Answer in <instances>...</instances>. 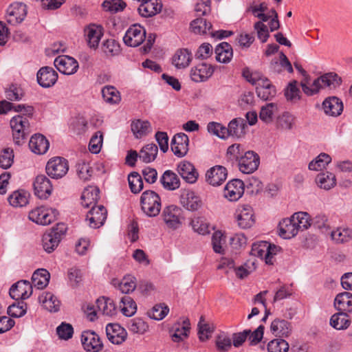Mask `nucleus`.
<instances>
[{
  "instance_id": "nucleus-8",
  "label": "nucleus",
  "mask_w": 352,
  "mask_h": 352,
  "mask_svg": "<svg viewBox=\"0 0 352 352\" xmlns=\"http://www.w3.org/2000/svg\"><path fill=\"white\" fill-rule=\"evenodd\" d=\"M145 38V29L139 24H134L127 30L123 41L128 46L137 47L142 44Z\"/></svg>"
},
{
  "instance_id": "nucleus-41",
  "label": "nucleus",
  "mask_w": 352,
  "mask_h": 352,
  "mask_svg": "<svg viewBox=\"0 0 352 352\" xmlns=\"http://www.w3.org/2000/svg\"><path fill=\"white\" fill-rule=\"evenodd\" d=\"M190 321L187 318L183 320L182 324L179 322L175 324L173 326L174 333L171 336L173 340L175 342H179L186 338L190 329Z\"/></svg>"
},
{
  "instance_id": "nucleus-39",
  "label": "nucleus",
  "mask_w": 352,
  "mask_h": 352,
  "mask_svg": "<svg viewBox=\"0 0 352 352\" xmlns=\"http://www.w3.org/2000/svg\"><path fill=\"white\" fill-rule=\"evenodd\" d=\"M85 32L89 47L96 48L103 34L102 28L98 25H91L85 30Z\"/></svg>"
},
{
  "instance_id": "nucleus-46",
  "label": "nucleus",
  "mask_w": 352,
  "mask_h": 352,
  "mask_svg": "<svg viewBox=\"0 0 352 352\" xmlns=\"http://www.w3.org/2000/svg\"><path fill=\"white\" fill-rule=\"evenodd\" d=\"M340 78L334 73H328L316 78L313 82V85H317L320 89L324 87H335V84H338Z\"/></svg>"
},
{
  "instance_id": "nucleus-12",
  "label": "nucleus",
  "mask_w": 352,
  "mask_h": 352,
  "mask_svg": "<svg viewBox=\"0 0 352 352\" xmlns=\"http://www.w3.org/2000/svg\"><path fill=\"white\" fill-rule=\"evenodd\" d=\"M107 216V210L103 206H95L87 213L86 220L89 221L90 227L97 228L104 223Z\"/></svg>"
},
{
  "instance_id": "nucleus-58",
  "label": "nucleus",
  "mask_w": 352,
  "mask_h": 352,
  "mask_svg": "<svg viewBox=\"0 0 352 352\" xmlns=\"http://www.w3.org/2000/svg\"><path fill=\"white\" fill-rule=\"evenodd\" d=\"M128 328L133 333L143 334L148 330V326L142 319L136 318L130 320Z\"/></svg>"
},
{
  "instance_id": "nucleus-5",
  "label": "nucleus",
  "mask_w": 352,
  "mask_h": 352,
  "mask_svg": "<svg viewBox=\"0 0 352 352\" xmlns=\"http://www.w3.org/2000/svg\"><path fill=\"white\" fill-rule=\"evenodd\" d=\"M45 170L48 176L52 179H60L68 172V162L61 157L52 158L47 162Z\"/></svg>"
},
{
  "instance_id": "nucleus-50",
  "label": "nucleus",
  "mask_w": 352,
  "mask_h": 352,
  "mask_svg": "<svg viewBox=\"0 0 352 352\" xmlns=\"http://www.w3.org/2000/svg\"><path fill=\"white\" fill-rule=\"evenodd\" d=\"M120 307L122 314L127 317L133 316L137 310L135 302L129 296H124L121 298Z\"/></svg>"
},
{
  "instance_id": "nucleus-59",
  "label": "nucleus",
  "mask_w": 352,
  "mask_h": 352,
  "mask_svg": "<svg viewBox=\"0 0 352 352\" xmlns=\"http://www.w3.org/2000/svg\"><path fill=\"white\" fill-rule=\"evenodd\" d=\"M207 130L210 133L215 135L221 139H226L228 137L227 127L219 122H209L207 126Z\"/></svg>"
},
{
  "instance_id": "nucleus-30",
  "label": "nucleus",
  "mask_w": 352,
  "mask_h": 352,
  "mask_svg": "<svg viewBox=\"0 0 352 352\" xmlns=\"http://www.w3.org/2000/svg\"><path fill=\"white\" fill-rule=\"evenodd\" d=\"M100 190L96 186H88L83 190L81 199L82 205L85 208H89L96 206L100 196Z\"/></svg>"
},
{
  "instance_id": "nucleus-35",
  "label": "nucleus",
  "mask_w": 352,
  "mask_h": 352,
  "mask_svg": "<svg viewBox=\"0 0 352 352\" xmlns=\"http://www.w3.org/2000/svg\"><path fill=\"white\" fill-rule=\"evenodd\" d=\"M163 187L168 190H174L179 188L180 180L176 173L171 170H166L160 178Z\"/></svg>"
},
{
  "instance_id": "nucleus-22",
  "label": "nucleus",
  "mask_w": 352,
  "mask_h": 352,
  "mask_svg": "<svg viewBox=\"0 0 352 352\" xmlns=\"http://www.w3.org/2000/svg\"><path fill=\"white\" fill-rule=\"evenodd\" d=\"M106 333L109 340L115 344H122L126 338V332L117 323H109L106 327Z\"/></svg>"
},
{
  "instance_id": "nucleus-31",
  "label": "nucleus",
  "mask_w": 352,
  "mask_h": 352,
  "mask_svg": "<svg viewBox=\"0 0 352 352\" xmlns=\"http://www.w3.org/2000/svg\"><path fill=\"white\" fill-rule=\"evenodd\" d=\"M216 60L222 63H228L233 56L232 46L227 42H222L215 47Z\"/></svg>"
},
{
  "instance_id": "nucleus-4",
  "label": "nucleus",
  "mask_w": 352,
  "mask_h": 352,
  "mask_svg": "<svg viewBox=\"0 0 352 352\" xmlns=\"http://www.w3.org/2000/svg\"><path fill=\"white\" fill-rule=\"evenodd\" d=\"M58 214L56 209L41 206L32 210L29 212L28 218L37 224L46 226L54 222Z\"/></svg>"
},
{
  "instance_id": "nucleus-57",
  "label": "nucleus",
  "mask_w": 352,
  "mask_h": 352,
  "mask_svg": "<svg viewBox=\"0 0 352 352\" xmlns=\"http://www.w3.org/2000/svg\"><path fill=\"white\" fill-rule=\"evenodd\" d=\"M331 161V157L327 153H320L315 160L309 164V169L312 170H318L326 166Z\"/></svg>"
},
{
  "instance_id": "nucleus-27",
  "label": "nucleus",
  "mask_w": 352,
  "mask_h": 352,
  "mask_svg": "<svg viewBox=\"0 0 352 352\" xmlns=\"http://www.w3.org/2000/svg\"><path fill=\"white\" fill-rule=\"evenodd\" d=\"M50 146L48 140L41 134L32 135L29 142V147L36 154H44Z\"/></svg>"
},
{
  "instance_id": "nucleus-37",
  "label": "nucleus",
  "mask_w": 352,
  "mask_h": 352,
  "mask_svg": "<svg viewBox=\"0 0 352 352\" xmlns=\"http://www.w3.org/2000/svg\"><path fill=\"white\" fill-rule=\"evenodd\" d=\"M40 303L45 309L50 312H56L59 310L60 301L50 292H44L38 297Z\"/></svg>"
},
{
  "instance_id": "nucleus-53",
  "label": "nucleus",
  "mask_w": 352,
  "mask_h": 352,
  "mask_svg": "<svg viewBox=\"0 0 352 352\" xmlns=\"http://www.w3.org/2000/svg\"><path fill=\"white\" fill-rule=\"evenodd\" d=\"M104 100L109 104H117L120 100L119 91L112 86H106L102 89Z\"/></svg>"
},
{
  "instance_id": "nucleus-1",
  "label": "nucleus",
  "mask_w": 352,
  "mask_h": 352,
  "mask_svg": "<svg viewBox=\"0 0 352 352\" xmlns=\"http://www.w3.org/2000/svg\"><path fill=\"white\" fill-rule=\"evenodd\" d=\"M31 117L17 115L14 116L10 122L12 129L14 142L17 145L25 142L28 135L30 133V125L28 119Z\"/></svg>"
},
{
  "instance_id": "nucleus-33",
  "label": "nucleus",
  "mask_w": 352,
  "mask_h": 352,
  "mask_svg": "<svg viewBox=\"0 0 352 352\" xmlns=\"http://www.w3.org/2000/svg\"><path fill=\"white\" fill-rule=\"evenodd\" d=\"M334 305L336 309L343 312L352 311V294L344 292L338 294L334 300Z\"/></svg>"
},
{
  "instance_id": "nucleus-44",
  "label": "nucleus",
  "mask_w": 352,
  "mask_h": 352,
  "mask_svg": "<svg viewBox=\"0 0 352 352\" xmlns=\"http://www.w3.org/2000/svg\"><path fill=\"white\" fill-rule=\"evenodd\" d=\"M197 327L199 338L202 342L208 340L211 337L215 328L212 323H209L205 320L204 316L200 317Z\"/></svg>"
},
{
  "instance_id": "nucleus-18",
  "label": "nucleus",
  "mask_w": 352,
  "mask_h": 352,
  "mask_svg": "<svg viewBox=\"0 0 352 352\" xmlns=\"http://www.w3.org/2000/svg\"><path fill=\"white\" fill-rule=\"evenodd\" d=\"M180 204L190 211H197L202 206L201 198L192 190H184L180 196Z\"/></svg>"
},
{
  "instance_id": "nucleus-9",
  "label": "nucleus",
  "mask_w": 352,
  "mask_h": 352,
  "mask_svg": "<svg viewBox=\"0 0 352 352\" xmlns=\"http://www.w3.org/2000/svg\"><path fill=\"white\" fill-rule=\"evenodd\" d=\"M33 187L34 195L41 199H47L53 190L50 179L44 175H39L35 178Z\"/></svg>"
},
{
  "instance_id": "nucleus-54",
  "label": "nucleus",
  "mask_w": 352,
  "mask_h": 352,
  "mask_svg": "<svg viewBox=\"0 0 352 352\" xmlns=\"http://www.w3.org/2000/svg\"><path fill=\"white\" fill-rule=\"evenodd\" d=\"M313 226L318 229L322 233L329 234L330 232V224L326 215L318 214L311 219Z\"/></svg>"
},
{
  "instance_id": "nucleus-10",
  "label": "nucleus",
  "mask_w": 352,
  "mask_h": 352,
  "mask_svg": "<svg viewBox=\"0 0 352 352\" xmlns=\"http://www.w3.org/2000/svg\"><path fill=\"white\" fill-rule=\"evenodd\" d=\"M26 15V5L21 2H15L7 10V22L12 25L19 24L24 20Z\"/></svg>"
},
{
  "instance_id": "nucleus-34",
  "label": "nucleus",
  "mask_w": 352,
  "mask_h": 352,
  "mask_svg": "<svg viewBox=\"0 0 352 352\" xmlns=\"http://www.w3.org/2000/svg\"><path fill=\"white\" fill-rule=\"evenodd\" d=\"M172 60L177 69L186 68L192 60V54L187 49L178 50L173 56Z\"/></svg>"
},
{
  "instance_id": "nucleus-3",
  "label": "nucleus",
  "mask_w": 352,
  "mask_h": 352,
  "mask_svg": "<svg viewBox=\"0 0 352 352\" xmlns=\"http://www.w3.org/2000/svg\"><path fill=\"white\" fill-rule=\"evenodd\" d=\"M66 231V225L59 223L53 227L50 232H45L42 238V245L45 251L47 253L52 252L58 247Z\"/></svg>"
},
{
  "instance_id": "nucleus-23",
  "label": "nucleus",
  "mask_w": 352,
  "mask_h": 352,
  "mask_svg": "<svg viewBox=\"0 0 352 352\" xmlns=\"http://www.w3.org/2000/svg\"><path fill=\"white\" fill-rule=\"evenodd\" d=\"M177 172L187 183L194 184L198 179L199 173L189 162L183 161L177 166Z\"/></svg>"
},
{
  "instance_id": "nucleus-52",
  "label": "nucleus",
  "mask_w": 352,
  "mask_h": 352,
  "mask_svg": "<svg viewBox=\"0 0 352 352\" xmlns=\"http://www.w3.org/2000/svg\"><path fill=\"white\" fill-rule=\"evenodd\" d=\"M29 195L25 191L17 190L11 194L8 198V202L14 207H23L28 202Z\"/></svg>"
},
{
  "instance_id": "nucleus-16",
  "label": "nucleus",
  "mask_w": 352,
  "mask_h": 352,
  "mask_svg": "<svg viewBox=\"0 0 352 352\" xmlns=\"http://www.w3.org/2000/svg\"><path fill=\"white\" fill-rule=\"evenodd\" d=\"M244 192V184L241 179L230 181L224 188V197L231 201H237Z\"/></svg>"
},
{
  "instance_id": "nucleus-20",
  "label": "nucleus",
  "mask_w": 352,
  "mask_h": 352,
  "mask_svg": "<svg viewBox=\"0 0 352 352\" xmlns=\"http://www.w3.org/2000/svg\"><path fill=\"white\" fill-rule=\"evenodd\" d=\"M236 219L239 227L242 229H247L252 226L254 219L252 207L245 205L239 208L236 212Z\"/></svg>"
},
{
  "instance_id": "nucleus-26",
  "label": "nucleus",
  "mask_w": 352,
  "mask_h": 352,
  "mask_svg": "<svg viewBox=\"0 0 352 352\" xmlns=\"http://www.w3.org/2000/svg\"><path fill=\"white\" fill-rule=\"evenodd\" d=\"M257 96L263 100H271L276 94V88L267 78L259 79L256 87Z\"/></svg>"
},
{
  "instance_id": "nucleus-61",
  "label": "nucleus",
  "mask_w": 352,
  "mask_h": 352,
  "mask_svg": "<svg viewBox=\"0 0 352 352\" xmlns=\"http://www.w3.org/2000/svg\"><path fill=\"white\" fill-rule=\"evenodd\" d=\"M102 6L105 11L117 13L122 11L126 8V4L122 0H105Z\"/></svg>"
},
{
  "instance_id": "nucleus-14",
  "label": "nucleus",
  "mask_w": 352,
  "mask_h": 352,
  "mask_svg": "<svg viewBox=\"0 0 352 352\" xmlns=\"http://www.w3.org/2000/svg\"><path fill=\"white\" fill-rule=\"evenodd\" d=\"M9 293L13 299H26L32 295V287L28 280H19L12 285Z\"/></svg>"
},
{
  "instance_id": "nucleus-21",
  "label": "nucleus",
  "mask_w": 352,
  "mask_h": 352,
  "mask_svg": "<svg viewBox=\"0 0 352 352\" xmlns=\"http://www.w3.org/2000/svg\"><path fill=\"white\" fill-rule=\"evenodd\" d=\"M292 323L285 319L276 318L270 325V331L276 337L287 338L292 332Z\"/></svg>"
},
{
  "instance_id": "nucleus-64",
  "label": "nucleus",
  "mask_w": 352,
  "mask_h": 352,
  "mask_svg": "<svg viewBox=\"0 0 352 352\" xmlns=\"http://www.w3.org/2000/svg\"><path fill=\"white\" fill-rule=\"evenodd\" d=\"M14 160V152L10 148H6L3 149L0 155V167L3 169L9 168Z\"/></svg>"
},
{
  "instance_id": "nucleus-15",
  "label": "nucleus",
  "mask_w": 352,
  "mask_h": 352,
  "mask_svg": "<svg viewBox=\"0 0 352 352\" xmlns=\"http://www.w3.org/2000/svg\"><path fill=\"white\" fill-rule=\"evenodd\" d=\"M188 143L189 139L187 135L183 133H177L171 140L170 148L176 156L182 157L188 153Z\"/></svg>"
},
{
  "instance_id": "nucleus-29",
  "label": "nucleus",
  "mask_w": 352,
  "mask_h": 352,
  "mask_svg": "<svg viewBox=\"0 0 352 352\" xmlns=\"http://www.w3.org/2000/svg\"><path fill=\"white\" fill-rule=\"evenodd\" d=\"M322 108L327 115L338 116L340 115L343 111V104L338 98L330 97L324 100L322 102Z\"/></svg>"
},
{
  "instance_id": "nucleus-36",
  "label": "nucleus",
  "mask_w": 352,
  "mask_h": 352,
  "mask_svg": "<svg viewBox=\"0 0 352 352\" xmlns=\"http://www.w3.org/2000/svg\"><path fill=\"white\" fill-rule=\"evenodd\" d=\"M131 127L136 138H142L152 131L151 123L148 121L140 119L133 121Z\"/></svg>"
},
{
  "instance_id": "nucleus-13",
  "label": "nucleus",
  "mask_w": 352,
  "mask_h": 352,
  "mask_svg": "<svg viewBox=\"0 0 352 352\" xmlns=\"http://www.w3.org/2000/svg\"><path fill=\"white\" fill-rule=\"evenodd\" d=\"M54 65L56 69L65 75H71L77 72L78 62L69 56H59L54 60Z\"/></svg>"
},
{
  "instance_id": "nucleus-25",
  "label": "nucleus",
  "mask_w": 352,
  "mask_h": 352,
  "mask_svg": "<svg viewBox=\"0 0 352 352\" xmlns=\"http://www.w3.org/2000/svg\"><path fill=\"white\" fill-rule=\"evenodd\" d=\"M213 72L214 68L212 65L201 63L191 69L190 78L195 82H203L208 80Z\"/></svg>"
},
{
  "instance_id": "nucleus-49",
  "label": "nucleus",
  "mask_w": 352,
  "mask_h": 352,
  "mask_svg": "<svg viewBox=\"0 0 352 352\" xmlns=\"http://www.w3.org/2000/svg\"><path fill=\"white\" fill-rule=\"evenodd\" d=\"M316 182L320 188L329 190L335 186L336 177L331 173H321L317 175Z\"/></svg>"
},
{
  "instance_id": "nucleus-11",
  "label": "nucleus",
  "mask_w": 352,
  "mask_h": 352,
  "mask_svg": "<svg viewBox=\"0 0 352 352\" xmlns=\"http://www.w3.org/2000/svg\"><path fill=\"white\" fill-rule=\"evenodd\" d=\"M82 344L87 352H99L103 344L98 334L92 331H83L81 335Z\"/></svg>"
},
{
  "instance_id": "nucleus-43",
  "label": "nucleus",
  "mask_w": 352,
  "mask_h": 352,
  "mask_svg": "<svg viewBox=\"0 0 352 352\" xmlns=\"http://www.w3.org/2000/svg\"><path fill=\"white\" fill-rule=\"evenodd\" d=\"M50 274L49 272L45 269H38L32 276V281L34 287L42 289L45 288L49 283Z\"/></svg>"
},
{
  "instance_id": "nucleus-38",
  "label": "nucleus",
  "mask_w": 352,
  "mask_h": 352,
  "mask_svg": "<svg viewBox=\"0 0 352 352\" xmlns=\"http://www.w3.org/2000/svg\"><path fill=\"white\" fill-rule=\"evenodd\" d=\"M98 311L107 316H113L116 314V307L113 301L106 297H100L96 300Z\"/></svg>"
},
{
  "instance_id": "nucleus-7",
  "label": "nucleus",
  "mask_w": 352,
  "mask_h": 352,
  "mask_svg": "<svg viewBox=\"0 0 352 352\" xmlns=\"http://www.w3.org/2000/svg\"><path fill=\"white\" fill-rule=\"evenodd\" d=\"M182 210L179 207L175 205H170L163 209L162 217L168 228L176 230L182 224Z\"/></svg>"
},
{
  "instance_id": "nucleus-63",
  "label": "nucleus",
  "mask_w": 352,
  "mask_h": 352,
  "mask_svg": "<svg viewBox=\"0 0 352 352\" xmlns=\"http://www.w3.org/2000/svg\"><path fill=\"white\" fill-rule=\"evenodd\" d=\"M27 311V304L23 301L13 303L8 308V314L14 318H19L25 314Z\"/></svg>"
},
{
  "instance_id": "nucleus-56",
  "label": "nucleus",
  "mask_w": 352,
  "mask_h": 352,
  "mask_svg": "<svg viewBox=\"0 0 352 352\" xmlns=\"http://www.w3.org/2000/svg\"><path fill=\"white\" fill-rule=\"evenodd\" d=\"M292 217L298 228V230H306L311 225V223H310L309 216L307 212H296L292 215Z\"/></svg>"
},
{
  "instance_id": "nucleus-17",
  "label": "nucleus",
  "mask_w": 352,
  "mask_h": 352,
  "mask_svg": "<svg viewBox=\"0 0 352 352\" xmlns=\"http://www.w3.org/2000/svg\"><path fill=\"white\" fill-rule=\"evenodd\" d=\"M227 169L222 166L210 168L206 174V182L214 186L221 185L227 178Z\"/></svg>"
},
{
  "instance_id": "nucleus-6",
  "label": "nucleus",
  "mask_w": 352,
  "mask_h": 352,
  "mask_svg": "<svg viewBox=\"0 0 352 352\" xmlns=\"http://www.w3.org/2000/svg\"><path fill=\"white\" fill-rule=\"evenodd\" d=\"M237 164L241 173L250 174L258 169L260 164V157L256 152L248 151L241 155Z\"/></svg>"
},
{
  "instance_id": "nucleus-28",
  "label": "nucleus",
  "mask_w": 352,
  "mask_h": 352,
  "mask_svg": "<svg viewBox=\"0 0 352 352\" xmlns=\"http://www.w3.org/2000/svg\"><path fill=\"white\" fill-rule=\"evenodd\" d=\"M298 232V228L292 216L279 223V235L284 239H291L295 236Z\"/></svg>"
},
{
  "instance_id": "nucleus-47",
  "label": "nucleus",
  "mask_w": 352,
  "mask_h": 352,
  "mask_svg": "<svg viewBox=\"0 0 352 352\" xmlns=\"http://www.w3.org/2000/svg\"><path fill=\"white\" fill-rule=\"evenodd\" d=\"M158 148L156 144H148L140 150L139 158L144 163H150L155 160Z\"/></svg>"
},
{
  "instance_id": "nucleus-62",
  "label": "nucleus",
  "mask_w": 352,
  "mask_h": 352,
  "mask_svg": "<svg viewBox=\"0 0 352 352\" xmlns=\"http://www.w3.org/2000/svg\"><path fill=\"white\" fill-rule=\"evenodd\" d=\"M298 82L295 80L291 81L285 91V96L287 100L295 102L300 98V91L297 87Z\"/></svg>"
},
{
  "instance_id": "nucleus-19",
  "label": "nucleus",
  "mask_w": 352,
  "mask_h": 352,
  "mask_svg": "<svg viewBox=\"0 0 352 352\" xmlns=\"http://www.w3.org/2000/svg\"><path fill=\"white\" fill-rule=\"evenodd\" d=\"M36 78L38 83L42 87L47 88L56 83L58 74L52 67H43L37 72Z\"/></svg>"
},
{
  "instance_id": "nucleus-51",
  "label": "nucleus",
  "mask_w": 352,
  "mask_h": 352,
  "mask_svg": "<svg viewBox=\"0 0 352 352\" xmlns=\"http://www.w3.org/2000/svg\"><path fill=\"white\" fill-rule=\"evenodd\" d=\"M212 25L204 18H197L190 23V28L192 31L197 34H204L211 30Z\"/></svg>"
},
{
  "instance_id": "nucleus-55",
  "label": "nucleus",
  "mask_w": 352,
  "mask_h": 352,
  "mask_svg": "<svg viewBox=\"0 0 352 352\" xmlns=\"http://www.w3.org/2000/svg\"><path fill=\"white\" fill-rule=\"evenodd\" d=\"M128 181L131 191L133 193H139L143 189L142 179L137 172L131 173L128 177Z\"/></svg>"
},
{
  "instance_id": "nucleus-24",
  "label": "nucleus",
  "mask_w": 352,
  "mask_h": 352,
  "mask_svg": "<svg viewBox=\"0 0 352 352\" xmlns=\"http://www.w3.org/2000/svg\"><path fill=\"white\" fill-rule=\"evenodd\" d=\"M162 9V0H146L140 5L138 12L142 16L151 17L160 12Z\"/></svg>"
},
{
  "instance_id": "nucleus-42",
  "label": "nucleus",
  "mask_w": 352,
  "mask_h": 352,
  "mask_svg": "<svg viewBox=\"0 0 352 352\" xmlns=\"http://www.w3.org/2000/svg\"><path fill=\"white\" fill-rule=\"evenodd\" d=\"M351 324L349 315L343 311L333 314L330 318L331 326L337 330L346 329Z\"/></svg>"
},
{
  "instance_id": "nucleus-40",
  "label": "nucleus",
  "mask_w": 352,
  "mask_h": 352,
  "mask_svg": "<svg viewBox=\"0 0 352 352\" xmlns=\"http://www.w3.org/2000/svg\"><path fill=\"white\" fill-rule=\"evenodd\" d=\"M270 248V243L267 241H260L253 243L251 249V254L261 259L265 258V263L269 265L273 264L271 258H267Z\"/></svg>"
},
{
  "instance_id": "nucleus-45",
  "label": "nucleus",
  "mask_w": 352,
  "mask_h": 352,
  "mask_svg": "<svg viewBox=\"0 0 352 352\" xmlns=\"http://www.w3.org/2000/svg\"><path fill=\"white\" fill-rule=\"evenodd\" d=\"M329 234L336 243H347L352 239V230L347 228H338L330 231Z\"/></svg>"
},
{
  "instance_id": "nucleus-48",
  "label": "nucleus",
  "mask_w": 352,
  "mask_h": 352,
  "mask_svg": "<svg viewBox=\"0 0 352 352\" xmlns=\"http://www.w3.org/2000/svg\"><path fill=\"white\" fill-rule=\"evenodd\" d=\"M277 112V104L276 103H268L261 107L259 118L263 122L269 124L273 121L274 116Z\"/></svg>"
},
{
  "instance_id": "nucleus-60",
  "label": "nucleus",
  "mask_w": 352,
  "mask_h": 352,
  "mask_svg": "<svg viewBox=\"0 0 352 352\" xmlns=\"http://www.w3.org/2000/svg\"><path fill=\"white\" fill-rule=\"evenodd\" d=\"M289 347L288 342L280 338L274 339L267 344L268 352H287Z\"/></svg>"
},
{
  "instance_id": "nucleus-32",
  "label": "nucleus",
  "mask_w": 352,
  "mask_h": 352,
  "mask_svg": "<svg viewBox=\"0 0 352 352\" xmlns=\"http://www.w3.org/2000/svg\"><path fill=\"white\" fill-rule=\"evenodd\" d=\"M247 127L246 122L244 119L237 118L232 120L227 127L228 137H234L240 138L243 137L245 133V129Z\"/></svg>"
},
{
  "instance_id": "nucleus-2",
  "label": "nucleus",
  "mask_w": 352,
  "mask_h": 352,
  "mask_svg": "<svg viewBox=\"0 0 352 352\" xmlns=\"http://www.w3.org/2000/svg\"><path fill=\"white\" fill-rule=\"evenodd\" d=\"M141 208L149 217H155L160 214L162 207L161 198L153 190H146L140 197Z\"/></svg>"
}]
</instances>
